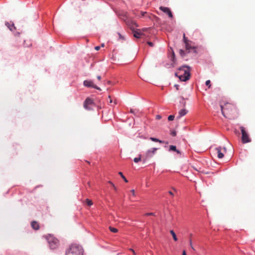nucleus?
I'll return each mask as SVG.
<instances>
[{"label":"nucleus","instance_id":"obj_10","mask_svg":"<svg viewBox=\"0 0 255 255\" xmlns=\"http://www.w3.org/2000/svg\"><path fill=\"white\" fill-rule=\"evenodd\" d=\"M188 113V111L185 109H183L180 110L178 113V115L176 116V119H179L182 117L186 115Z\"/></svg>","mask_w":255,"mask_h":255},{"label":"nucleus","instance_id":"obj_27","mask_svg":"<svg viewBox=\"0 0 255 255\" xmlns=\"http://www.w3.org/2000/svg\"><path fill=\"white\" fill-rule=\"evenodd\" d=\"M179 53H180V54L183 57L184 55H185V52L184 51V50H182V49H180V51H179Z\"/></svg>","mask_w":255,"mask_h":255},{"label":"nucleus","instance_id":"obj_4","mask_svg":"<svg viewBox=\"0 0 255 255\" xmlns=\"http://www.w3.org/2000/svg\"><path fill=\"white\" fill-rule=\"evenodd\" d=\"M49 248L51 250H55L57 249L59 245V240L55 238L53 235L48 234L45 236Z\"/></svg>","mask_w":255,"mask_h":255},{"label":"nucleus","instance_id":"obj_25","mask_svg":"<svg viewBox=\"0 0 255 255\" xmlns=\"http://www.w3.org/2000/svg\"><path fill=\"white\" fill-rule=\"evenodd\" d=\"M87 204L88 206H91L93 204V202L91 200L87 199Z\"/></svg>","mask_w":255,"mask_h":255},{"label":"nucleus","instance_id":"obj_30","mask_svg":"<svg viewBox=\"0 0 255 255\" xmlns=\"http://www.w3.org/2000/svg\"><path fill=\"white\" fill-rule=\"evenodd\" d=\"M156 120H160L161 119V116L159 115H156L155 117Z\"/></svg>","mask_w":255,"mask_h":255},{"label":"nucleus","instance_id":"obj_36","mask_svg":"<svg viewBox=\"0 0 255 255\" xmlns=\"http://www.w3.org/2000/svg\"><path fill=\"white\" fill-rule=\"evenodd\" d=\"M190 245H191V248L193 249V250H194V248L193 247L192 245V241L191 240H190Z\"/></svg>","mask_w":255,"mask_h":255},{"label":"nucleus","instance_id":"obj_17","mask_svg":"<svg viewBox=\"0 0 255 255\" xmlns=\"http://www.w3.org/2000/svg\"><path fill=\"white\" fill-rule=\"evenodd\" d=\"M185 48H186V50L187 51H188V52L190 51V50L191 49H194V47H192L191 46L190 44L187 42L186 43H185Z\"/></svg>","mask_w":255,"mask_h":255},{"label":"nucleus","instance_id":"obj_42","mask_svg":"<svg viewBox=\"0 0 255 255\" xmlns=\"http://www.w3.org/2000/svg\"><path fill=\"white\" fill-rule=\"evenodd\" d=\"M142 162H143V163H144L146 162V160L145 159H143L142 160Z\"/></svg>","mask_w":255,"mask_h":255},{"label":"nucleus","instance_id":"obj_28","mask_svg":"<svg viewBox=\"0 0 255 255\" xmlns=\"http://www.w3.org/2000/svg\"><path fill=\"white\" fill-rule=\"evenodd\" d=\"M210 83H211V82H210V80H209L206 81V85L207 86H208L209 87V88H210L211 86Z\"/></svg>","mask_w":255,"mask_h":255},{"label":"nucleus","instance_id":"obj_38","mask_svg":"<svg viewBox=\"0 0 255 255\" xmlns=\"http://www.w3.org/2000/svg\"><path fill=\"white\" fill-rule=\"evenodd\" d=\"M182 255H186V251L185 250H184L183 251Z\"/></svg>","mask_w":255,"mask_h":255},{"label":"nucleus","instance_id":"obj_18","mask_svg":"<svg viewBox=\"0 0 255 255\" xmlns=\"http://www.w3.org/2000/svg\"><path fill=\"white\" fill-rule=\"evenodd\" d=\"M170 233L171 235H172L173 240L175 241H177L178 240V239H177L176 235L175 233L174 232V231L173 230H170Z\"/></svg>","mask_w":255,"mask_h":255},{"label":"nucleus","instance_id":"obj_47","mask_svg":"<svg viewBox=\"0 0 255 255\" xmlns=\"http://www.w3.org/2000/svg\"><path fill=\"white\" fill-rule=\"evenodd\" d=\"M224 149L226 150V147H224Z\"/></svg>","mask_w":255,"mask_h":255},{"label":"nucleus","instance_id":"obj_21","mask_svg":"<svg viewBox=\"0 0 255 255\" xmlns=\"http://www.w3.org/2000/svg\"><path fill=\"white\" fill-rule=\"evenodd\" d=\"M109 229L113 233H117L118 231L117 229L111 226L109 227Z\"/></svg>","mask_w":255,"mask_h":255},{"label":"nucleus","instance_id":"obj_2","mask_svg":"<svg viewBox=\"0 0 255 255\" xmlns=\"http://www.w3.org/2000/svg\"><path fill=\"white\" fill-rule=\"evenodd\" d=\"M181 81H186L189 80L190 77V67L187 66H183L178 69V71L175 73Z\"/></svg>","mask_w":255,"mask_h":255},{"label":"nucleus","instance_id":"obj_46","mask_svg":"<svg viewBox=\"0 0 255 255\" xmlns=\"http://www.w3.org/2000/svg\"><path fill=\"white\" fill-rule=\"evenodd\" d=\"M166 144H168V141H166Z\"/></svg>","mask_w":255,"mask_h":255},{"label":"nucleus","instance_id":"obj_15","mask_svg":"<svg viewBox=\"0 0 255 255\" xmlns=\"http://www.w3.org/2000/svg\"><path fill=\"white\" fill-rule=\"evenodd\" d=\"M5 25L11 31H13L14 29H15V27L13 23H10L8 22H6L5 23Z\"/></svg>","mask_w":255,"mask_h":255},{"label":"nucleus","instance_id":"obj_33","mask_svg":"<svg viewBox=\"0 0 255 255\" xmlns=\"http://www.w3.org/2000/svg\"><path fill=\"white\" fill-rule=\"evenodd\" d=\"M235 132L237 134V133H240V132H239V130H237V128H235Z\"/></svg>","mask_w":255,"mask_h":255},{"label":"nucleus","instance_id":"obj_1","mask_svg":"<svg viewBox=\"0 0 255 255\" xmlns=\"http://www.w3.org/2000/svg\"><path fill=\"white\" fill-rule=\"evenodd\" d=\"M220 107L223 115L226 118L234 120L238 117V111L233 104L226 103L224 105L221 104Z\"/></svg>","mask_w":255,"mask_h":255},{"label":"nucleus","instance_id":"obj_12","mask_svg":"<svg viewBox=\"0 0 255 255\" xmlns=\"http://www.w3.org/2000/svg\"><path fill=\"white\" fill-rule=\"evenodd\" d=\"M218 153V157L219 158H222L224 157V153L221 152V147H217L216 148Z\"/></svg>","mask_w":255,"mask_h":255},{"label":"nucleus","instance_id":"obj_3","mask_svg":"<svg viewBox=\"0 0 255 255\" xmlns=\"http://www.w3.org/2000/svg\"><path fill=\"white\" fill-rule=\"evenodd\" d=\"M83 247L78 244H71L66 250L65 255H83Z\"/></svg>","mask_w":255,"mask_h":255},{"label":"nucleus","instance_id":"obj_20","mask_svg":"<svg viewBox=\"0 0 255 255\" xmlns=\"http://www.w3.org/2000/svg\"><path fill=\"white\" fill-rule=\"evenodd\" d=\"M141 160V155L139 154L138 157H135L133 159V161L135 163H137Z\"/></svg>","mask_w":255,"mask_h":255},{"label":"nucleus","instance_id":"obj_37","mask_svg":"<svg viewBox=\"0 0 255 255\" xmlns=\"http://www.w3.org/2000/svg\"><path fill=\"white\" fill-rule=\"evenodd\" d=\"M130 192L132 193V195H134V189H132Z\"/></svg>","mask_w":255,"mask_h":255},{"label":"nucleus","instance_id":"obj_13","mask_svg":"<svg viewBox=\"0 0 255 255\" xmlns=\"http://www.w3.org/2000/svg\"><path fill=\"white\" fill-rule=\"evenodd\" d=\"M31 225L32 228L35 230H37L39 228V225L36 221H32L31 223Z\"/></svg>","mask_w":255,"mask_h":255},{"label":"nucleus","instance_id":"obj_5","mask_svg":"<svg viewBox=\"0 0 255 255\" xmlns=\"http://www.w3.org/2000/svg\"><path fill=\"white\" fill-rule=\"evenodd\" d=\"M242 133V142L243 143H247L251 141L249 132L247 128H241Z\"/></svg>","mask_w":255,"mask_h":255},{"label":"nucleus","instance_id":"obj_45","mask_svg":"<svg viewBox=\"0 0 255 255\" xmlns=\"http://www.w3.org/2000/svg\"><path fill=\"white\" fill-rule=\"evenodd\" d=\"M110 183L113 185V186H114V184H113L112 183H111V182H110Z\"/></svg>","mask_w":255,"mask_h":255},{"label":"nucleus","instance_id":"obj_11","mask_svg":"<svg viewBox=\"0 0 255 255\" xmlns=\"http://www.w3.org/2000/svg\"><path fill=\"white\" fill-rule=\"evenodd\" d=\"M157 149H158V148H155V147H153V148H152L151 149H148L147 150V155H148V156H149L150 157L152 156L154 154L155 151Z\"/></svg>","mask_w":255,"mask_h":255},{"label":"nucleus","instance_id":"obj_22","mask_svg":"<svg viewBox=\"0 0 255 255\" xmlns=\"http://www.w3.org/2000/svg\"><path fill=\"white\" fill-rule=\"evenodd\" d=\"M119 174L121 175V177L124 179V180L126 182H128V180L125 177V176L123 175V173L122 172H119Z\"/></svg>","mask_w":255,"mask_h":255},{"label":"nucleus","instance_id":"obj_6","mask_svg":"<svg viewBox=\"0 0 255 255\" xmlns=\"http://www.w3.org/2000/svg\"><path fill=\"white\" fill-rule=\"evenodd\" d=\"M168 151L169 152H176L178 155V157L179 158H181L184 156L182 152L179 149H178L175 145H170L169 146V148Z\"/></svg>","mask_w":255,"mask_h":255},{"label":"nucleus","instance_id":"obj_9","mask_svg":"<svg viewBox=\"0 0 255 255\" xmlns=\"http://www.w3.org/2000/svg\"><path fill=\"white\" fill-rule=\"evenodd\" d=\"M159 9L164 13H167L170 18H172L173 17V14L168 7L160 6Z\"/></svg>","mask_w":255,"mask_h":255},{"label":"nucleus","instance_id":"obj_44","mask_svg":"<svg viewBox=\"0 0 255 255\" xmlns=\"http://www.w3.org/2000/svg\"><path fill=\"white\" fill-rule=\"evenodd\" d=\"M182 99L183 101L184 100V98L183 97H182Z\"/></svg>","mask_w":255,"mask_h":255},{"label":"nucleus","instance_id":"obj_34","mask_svg":"<svg viewBox=\"0 0 255 255\" xmlns=\"http://www.w3.org/2000/svg\"><path fill=\"white\" fill-rule=\"evenodd\" d=\"M95 50H97V51H98V50H99L100 49V46H96V47H95Z\"/></svg>","mask_w":255,"mask_h":255},{"label":"nucleus","instance_id":"obj_7","mask_svg":"<svg viewBox=\"0 0 255 255\" xmlns=\"http://www.w3.org/2000/svg\"><path fill=\"white\" fill-rule=\"evenodd\" d=\"M83 84L85 86L87 87L93 88L99 90H101V89L95 85L92 81L90 80H85L84 81Z\"/></svg>","mask_w":255,"mask_h":255},{"label":"nucleus","instance_id":"obj_8","mask_svg":"<svg viewBox=\"0 0 255 255\" xmlns=\"http://www.w3.org/2000/svg\"><path fill=\"white\" fill-rule=\"evenodd\" d=\"M93 104V100L90 98H87L84 103V107L85 109L89 110L91 109V106Z\"/></svg>","mask_w":255,"mask_h":255},{"label":"nucleus","instance_id":"obj_24","mask_svg":"<svg viewBox=\"0 0 255 255\" xmlns=\"http://www.w3.org/2000/svg\"><path fill=\"white\" fill-rule=\"evenodd\" d=\"M170 134L172 136H175L176 135V131L175 130H173L171 131Z\"/></svg>","mask_w":255,"mask_h":255},{"label":"nucleus","instance_id":"obj_41","mask_svg":"<svg viewBox=\"0 0 255 255\" xmlns=\"http://www.w3.org/2000/svg\"><path fill=\"white\" fill-rule=\"evenodd\" d=\"M97 78H98V80H100L101 79V77L100 76H97Z\"/></svg>","mask_w":255,"mask_h":255},{"label":"nucleus","instance_id":"obj_35","mask_svg":"<svg viewBox=\"0 0 255 255\" xmlns=\"http://www.w3.org/2000/svg\"><path fill=\"white\" fill-rule=\"evenodd\" d=\"M168 193L170 195H171V196H173L174 195L172 191H168Z\"/></svg>","mask_w":255,"mask_h":255},{"label":"nucleus","instance_id":"obj_16","mask_svg":"<svg viewBox=\"0 0 255 255\" xmlns=\"http://www.w3.org/2000/svg\"><path fill=\"white\" fill-rule=\"evenodd\" d=\"M150 139L151 141H154V142H158L159 143H164V141L160 140L155 137H150Z\"/></svg>","mask_w":255,"mask_h":255},{"label":"nucleus","instance_id":"obj_26","mask_svg":"<svg viewBox=\"0 0 255 255\" xmlns=\"http://www.w3.org/2000/svg\"><path fill=\"white\" fill-rule=\"evenodd\" d=\"M145 216H155V213L153 212H149V213H146L145 214Z\"/></svg>","mask_w":255,"mask_h":255},{"label":"nucleus","instance_id":"obj_31","mask_svg":"<svg viewBox=\"0 0 255 255\" xmlns=\"http://www.w3.org/2000/svg\"><path fill=\"white\" fill-rule=\"evenodd\" d=\"M147 44L150 46H153V43H152L151 42H147Z\"/></svg>","mask_w":255,"mask_h":255},{"label":"nucleus","instance_id":"obj_40","mask_svg":"<svg viewBox=\"0 0 255 255\" xmlns=\"http://www.w3.org/2000/svg\"><path fill=\"white\" fill-rule=\"evenodd\" d=\"M182 104H183V106H185L186 105V102L185 101H183Z\"/></svg>","mask_w":255,"mask_h":255},{"label":"nucleus","instance_id":"obj_29","mask_svg":"<svg viewBox=\"0 0 255 255\" xmlns=\"http://www.w3.org/2000/svg\"><path fill=\"white\" fill-rule=\"evenodd\" d=\"M183 40L185 43L188 42V40H187V38L185 37V34H184L183 35Z\"/></svg>","mask_w":255,"mask_h":255},{"label":"nucleus","instance_id":"obj_14","mask_svg":"<svg viewBox=\"0 0 255 255\" xmlns=\"http://www.w3.org/2000/svg\"><path fill=\"white\" fill-rule=\"evenodd\" d=\"M130 112L137 117H140L141 115V113L137 110L130 109Z\"/></svg>","mask_w":255,"mask_h":255},{"label":"nucleus","instance_id":"obj_39","mask_svg":"<svg viewBox=\"0 0 255 255\" xmlns=\"http://www.w3.org/2000/svg\"><path fill=\"white\" fill-rule=\"evenodd\" d=\"M129 250L133 252V254L134 255H135V253L133 249H130Z\"/></svg>","mask_w":255,"mask_h":255},{"label":"nucleus","instance_id":"obj_23","mask_svg":"<svg viewBox=\"0 0 255 255\" xmlns=\"http://www.w3.org/2000/svg\"><path fill=\"white\" fill-rule=\"evenodd\" d=\"M175 116L174 115H170L168 117V120L169 121H173L174 119Z\"/></svg>","mask_w":255,"mask_h":255},{"label":"nucleus","instance_id":"obj_43","mask_svg":"<svg viewBox=\"0 0 255 255\" xmlns=\"http://www.w3.org/2000/svg\"><path fill=\"white\" fill-rule=\"evenodd\" d=\"M101 46H102V47H104V44H103H103H101Z\"/></svg>","mask_w":255,"mask_h":255},{"label":"nucleus","instance_id":"obj_32","mask_svg":"<svg viewBox=\"0 0 255 255\" xmlns=\"http://www.w3.org/2000/svg\"><path fill=\"white\" fill-rule=\"evenodd\" d=\"M174 87L176 88V90H179V86L178 85H176V84H175V85H174Z\"/></svg>","mask_w":255,"mask_h":255},{"label":"nucleus","instance_id":"obj_19","mask_svg":"<svg viewBox=\"0 0 255 255\" xmlns=\"http://www.w3.org/2000/svg\"><path fill=\"white\" fill-rule=\"evenodd\" d=\"M141 35L142 33L139 31H135L133 32V36L136 38H139Z\"/></svg>","mask_w":255,"mask_h":255}]
</instances>
